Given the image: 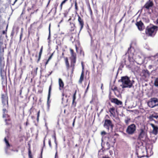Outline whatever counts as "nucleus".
<instances>
[{
	"instance_id": "obj_1",
	"label": "nucleus",
	"mask_w": 158,
	"mask_h": 158,
	"mask_svg": "<svg viewBox=\"0 0 158 158\" xmlns=\"http://www.w3.org/2000/svg\"><path fill=\"white\" fill-rule=\"evenodd\" d=\"M4 49H0V70L2 82L6 79V72L4 69L5 61L3 57Z\"/></svg>"
},
{
	"instance_id": "obj_2",
	"label": "nucleus",
	"mask_w": 158,
	"mask_h": 158,
	"mask_svg": "<svg viewBox=\"0 0 158 158\" xmlns=\"http://www.w3.org/2000/svg\"><path fill=\"white\" fill-rule=\"evenodd\" d=\"M120 81L122 84L121 86L123 88H130L132 85V83L127 77H121Z\"/></svg>"
},
{
	"instance_id": "obj_3",
	"label": "nucleus",
	"mask_w": 158,
	"mask_h": 158,
	"mask_svg": "<svg viewBox=\"0 0 158 158\" xmlns=\"http://www.w3.org/2000/svg\"><path fill=\"white\" fill-rule=\"evenodd\" d=\"M158 30V27L153 26L151 27H147L146 30V33L148 36H152L155 35V31Z\"/></svg>"
},
{
	"instance_id": "obj_4",
	"label": "nucleus",
	"mask_w": 158,
	"mask_h": 158,
	"mask_svg": "<svg viewBox=\"0 0 158 158\" xmlns=\"http://www.w3.org/2000/svg\"><path fill=\"white\" fill-rule=\"evenodd\" d=\"M136 127L134 124H132L128 126L126 130V132L129 135H132L136 131Z\"/></svg>"
},
{
	"instance_id": "obj_5",
	"label": "nucleus",
	"mask_w": 158,
	"mask_h": 158,
	"mask_svg": "<svg viewBox=\"0 0 158 158\" xmlns=\"http://www.w3.org/2000/svg\"><path fill=\"white\" fill-rule=\"evenodd\" d=\"M1 28L0 27V49H4V48L3 46V40L4 38V35L6 38L7 37L6 34V32L5 31H1Z\"/></svg>"
},
{
	"instance_id": "obj_6",
	"label": "nucleus",
	"mask_w": 158,
	"mask_h": 158,
	"mask_svg": "<svg viewBox=\"0 0 158 158\" xmlns=\"http://www.w3.org/2000/svg\"><path fill=\"white\" fill-rule=\"evenodd\" d=\"M148 105L151 108H153L158 105V99L156 98H151L148 102Z\"/></svg>"
},
{
	"instance_id": "obj_7",
	"label": "nucleus",
	"mask_w": 158,
	"mask_h": 158,
	"mask_svg": "<svg viewBox=\"0 0 158 158\" xmlns=\"http://www.w3.org/2000/svg\"><path fill=\"white\" fill-rule=\"evenodd\" d=\"M0 27L1 28V31H5L6 32H7L8 27V25L6 24L4 20L2 19V16L0 15Z\"/></svg>"
},
{
	"instance_id": "obj_8",
	"label": "nucleus",
	"mask_w": 158,
	"mask_h": 158,
	"mask_svg": "<svg viewBox=\"0 0 158 158\" xmlns=\"http://www.w3.org/2000/svg\"><path fill=\"white\" fill-rule=\"evenodd\" d=\"M67 90H64L62 94L63 97L62 98V102L64 104H66L65 106H66L69 105V102H68L69 98V96H68L66 94Z\"/></svg>"
},
{
	"instance_id": "obj_9",
	"label": "nucleus",
	"mask_w": 158,
	"mask_h": 158,
	"mask_svg": "<svg viewBox=\"0 0 158 158\" xmlns=\"http://www.w3.org/2000/svg\"><path fill=\"white\" fill-rule=\"evenodd\" d=\"M2 103L4 106L8 105V97L6 93L5 92L1 95Z\"/></svg>"
},
{
	"instance_id": "obj_10",
	"label": "nucleus",
	"mask_w": 158,
	"mask_h": 158,
	"mask_svg": "<svg viewBox=\"0 0 158 158\" xmlns=\"http://www.w3.org/2000/svg\"><path fill=\"white\" fill-rule=\"evenodd\" d=\"M104 126L108 130L109 128H110L111 129H113V125L111 120L109 119H106L105 120Z\"/></svg>"
},
{
	"instance_id": "obj_11",
	"label": "nucleus",
	"mask_w": 158,
	"mask_h": 158,
	"mask_svg": "<svg viewBox=\"0 0 158 158\" xmlns=\"http://www.w3.org/2000/svg\"><path fill=\"white\" fill-rule=\"evenodd\" d=\"M71 52L72 54V57L73 59H72L71 60V66L73 67V69L72 71V73H73V69L74 66V63L76 62V55L75 54H74L73 53V50L72 49H70Z\"/></svg>"
},
{
	"instance_id": "obj_12",
	"label": "nucleus",
	"mask_w": 158,
	"mask_h": 158,
	"mask_svg": "<svg viewBox=\"0 0 158 158\" xmlns=\"http://www.w3.org/2000/svg\"><path fill=\"white\" fill-rule=\"evenodd\" d=\"M147 137V134L145 131L143 129H141L140 130V132L139 135V138L140 139L142 140L145 139Z\"/></svg>"
},
{
	"instance_id": "obj_13",
	"label": "nucleus",
	"mask_w": 158,
	"mask_h": 158,
	"mask_svg": "<svg viewBox=\"0 0 158 158\" xmlns=\"http://www.w3.org/2000/svg\"><path fill=\"white\" fill-rule=\"evenodd\" d=\"M136 25L139 31H142L144 29L143 24L141 21L137 22Z\"/></svg>"
},
{
	"instance_id": "obj_14",
	"label": "nucleus",
	"mask_w": 158,
	"mask_h": 158,
	"mask_svg": "<svg viewBox=\"0 0 158 158\" xmlns=\"http://www.w3.org/2000/svg\"><path fill=\"white\" fill-rule=\"evenodd\" d=\"M150 125L153 128L152 133L155 135H156L158 133V127L155 126V125L152 123H150Z\"/></svg>"
},
{
	"instance_id": "obj_15",
	"label": "nucleus",
	"mask_w": 158,
	"mask_h": 158,
	"mask_svg": "<svg viewBox=\"0 0 158 158\" xmlns=\"http://www.w3.org/2000/svg\"><path fill=\"white\" fill-rule=\"evenodd\" d=\"M111 102L118 105H121L122 104V102L121 101L116 98H112L111 100Z\"/></svg>"
},
{
	"instance_id": "obj_16",
	"label": "nucleus",
	"mask_w": 158,
	"mask_h": 158,
	"mask_svg": "<svg viewBox=\"0 0 158 158\" xmlns=\"http://www.w3.org/2000/svg\"><path fill=\"white\" fill-rule=\"evenodd\" d=\"M153 3L152 1H151L149 0L148 2H147L144 5L145 7L147 9H148L149 8L152 6Z\"/></svg>"
},
{
	"instance_id": "obj_17",
	"label": "nucleus",
	"mask_w": 158,
	"mask_h": 158,
	"mask_svg": "<svg viewBox=\"0 0 158 158\" xmlns=\"http://www.w3.org/2000/svg\"><path fill=\"white\" fill-rule=\"evenodd\" d=\"M43 46H42L40 49V52L39 53L38 58L37 61V63H38L39 62L41 59V55L43 52Z\"/></svg>"
},
{
	"instance_id": "obj_18",
	"label": "nucleus",
	"mask_w": 158,
	"mask_h": 158,
	"mask_svg": "<svg viewBox=\"0 0 158 158\" xmlns=\"http://www.w3.org/2000/svg\"><path fill=\"white\" fill-rule=\"evenodd\" d=\"M52 84L50 85L48 89V96L47 103H49V100L50 97L51 91L52 90Z\"/></svg>"
},
{
	"instance_id": "obj_19",
	"label": "nucleus",
	"mask_w": 158,
	"mask_h": 158,
	"mask_svg": "<svg viewBox=\"0 0 158 158\" xmlns=\"http://www.w3.org/2000/svg\"><path fill=\"white\" fill-rule=\"evenodd\" d=\"M59 84L60 87V89H61L64 87V84L63 81L60 78L59 79Z\"/></svg>"
},
{
	"instance_id": "obj_20",
	"label": "nucleus",
	"mask_w": 158,
	"mask_h": 158,
	"mask_svg": "<svg viewBox=\"0 0 158 158\" xmlns=\"http://www.w3.org/2000/svg\"><path fill=\"white\" fill-rule=\"evenodd\" d=\"M78 21L81 25V29L83 27L84 25V22L83 20L79 16H78Z\"/></svg>"
},
{
	"instance_id": "obj_21",
	"label": "nucleus",
	"mask_w": 158,
	"mask_h": 158,
	"mask_svg": "<svg viewBox=\"0 0 158 158\" xmlns=\"http://www.w3.org/2000/svg\"><path fill=\"white\" fill-rule=\"evenodd\" d=\"M84 71L83 70L82 71V72L81 73V75L79 79V83L80 84H81L82 81H83L84 79Z\"/></svg>"
},
{
	"instance_id": "obj_22",
	"label": "nucleus",
	"mask_w": 158,
	"mask_h": 158,
	"mask_svg": "<svg viewBox=\"0 0 158 158\" xmlns=\"http://www.w3.org/2000/svg\"><path fill=\"white\" fill-rule=\"evenodd\" d=\"M115 108L114 107L110 108L109 109V111L110 114L113 115L115 114Z\"/></svg>"
},
{
	"instance_id": "obj_23",
	"label": "nucleus",
	"mask_w": 158,
	"mask_h": 158,
	"mask_svg": "<svg viewBox=\"0 0 158 158\" xmlns=\"http://www.w3.org/2000/svg\"><path fill=\"white\" fill-rule=\"evenodd\" d=\"M64 60L65 61V62L66 65V66L67 69H69V61L68 60V58L67 57H65L64 58Z\"/></svg>"
},
{
	"instance_id": "obj_24",
	"label": "nucleus",
	"mask_w": 158,
	"mask_h": 158,
	"mask_svg": "<svg viewBox=\"0 0 158 158\" xmlns=\"http://www.w3.org/2000/svg\"><path fill=\"white\" fill-rule=\"evenodd\" d=\"M4 140L6 143V147L7 148H9L10 147V145L9 142L6 139V137L4 138Z\"/></svg>"
},
{
	"instance_id": "obj_25",
	"label": "nucleus",
	"mask_w": 158,
	"mask_h": 158,
	"mask_svg": "<svg viewBox=\"0 0 158 158\" xmlns=\"http://www.w3.org/2000/svg\"><path fill=\"white\" fill-rule=\"evenodd\" d=\"M3 118L6 117H8V115L7 114H5V113H7V110L6 109H3Z\"/></svg>"
},
{
	"instance_id": "obj_26",
	"label": "nucleus",
	"mask_w": 158,
	"mask_h": 158,
	"mask_svg": "<svg viewBox=\"0 0 158 158\" xmlns=\"http://www.w3.org/2000/svg\"><path fill=\"white\" fill-rule=\"evenodd\" d=\"M38 69V67H36L35 69H33L31 72V74H32L35 75H36Z\"/></svg>"
},
{
	"instance_id": "obj_27",
	"label": "nucleus",
	"mask_w": 158,
	"mask_h": 158,
	"mask_svg": "<svg viewBox=\"0 0 158 158\" xmlns=\"http://www.w3.org/2000/svg\"><path fill=\"white\" fill-rule=\"evenodd\" d=\"M28 157L29 158H33L32 156L31 153V151L30 148H28Z\"/></svg>"
},
{
	"instance_id": "obj_28",
	"label": "nucleus",
	"mask_w": 158,
	"mask_h": 158,
	"mask_svg": "<svg viewBox=\"0 0 158 158\" xmlns=\"http://www.w3.org/2000/svg\"><path fill=\"white\" fill-rule=\"evenodd\" d=\"M110 140L109 139L106 143V146L107 147V149H109L110 148Z\"/></svg>"
},
{
	"instance_id": "obj_29",
	"label": "nucleus",
	"mask_w": 158,
	"mask_h": 158,
	"mask_svg": "<svg viewBox=\"0 0 158 158\" xmlns=\"http://www.w3.org/2000/svg\"><path fill=\"white\" fill-rule=\"evenodd\" d=\"M154 84L155 86L158 87V78L155 79L154 81Z\"/></svg>"
},
{
	"instance_id": "obj_30",
	"label": "nucleus",
	"mask_w": 158,
	"mask_h": 158,
	"mask_svg": "<svg viewBox=\"0 0 158 158\" xmlns=\"http://www.w3.org/2000/svg\"><path fill=\"white\" fill-rule=\"evenodd\" d=\"M152 118H156V119L158 120V115H152L151 117H150V119H151Z\"/></svg>"
},
{
	"instance_id": "obj_31",
	"label": "nucleus",
	"mask_w": 158,
	"mask_h": 158,
	"mask_svg": "<svg viewBox=\"0 0 158 158\" xmlns=\"http://www.w3.org/2000/svg\"><path fill=\"white\" fill-rule=\"evenodd\" d=\"M131 120V119L130 118H127L125 120V122L127 124H128L129 122Z\"/></svg>"
},
{
	"instance_id": "obj_32",
	"label": "nucleus",
	"mask_w": 158,
	"mask_h": 158,
	"mask_svg": "<svg viewBox=\"0 0 158 158\" xmlns=\"http://www.w3.org/2000/svg\"><path fill=\"white\" fill-rule=\"evenodd\" d=\"M70 25L71 27V29H70V31H73L74 29V24H73V23H72V24L71 23L70 24Z\"/></svg>"
},
{
	"instance_id": "obj_33",
	"label": "nucleus",
	"mask_w": 158,
	"mask_h": 158,
	"mask_svg": "<svg viewBox=\"0 0 158 158\" xmlns=\"http://www.w3.org/2000/svg\"><path fill=\"white\" fill-rule=\"evenodd\" d=\"M76 90L75 93L73 94V104L74 103V101L76 97Z\"/></svg>"
},
{
	"instance_id": "obj_34",
	"label": "nucleus",
	"mask_w": 158,
	"mask_h": 158,
	"mask_svg": "<svg viewBox=\"0 0 158 158\" xmlns=\"http://www.w3.org/2000/svg\"><path fill=\"white\" fill-rule=\"evenodd\" d=\"M141 152H139V153L140 154ZM137 154L138 155V157L139 158H141V157H143L144 156V155H139L138 153H137Z\"/></svg>"
},
{
	"instance_id": "obj_35",
	"label": "nucleus",
	"mask_w": 158,
	"mask_h": 158,
	"mask_svg": "<svg viewBox=\"0 0 158 158\" xmlns=\"http://www.w3.org/2000/svg\"><path fill=\"white\" fill-rule=\"evenodd\" d=\"M6 117H8V118L7 119H6L5 121V122H6V124L7 125V124H9L7 123V121H10V119L9 118V116H8V117L7 116Z\"/></svg>"
},
{
	"instance_id": "obj_36",
	"label": "nucleus",
	"mask_w": 158,
	"mask_h": 158,
	"mask_svg": "<svg viewBox=\"0 0 158 158\" xmlns=\"http://www.w3.org/2000/svg\"><path fill=\"white\" fill-rule=\"evenodd\" d=\"M22 36H23V33L22 32L21 33H20V38H19V42H21Z\"/></svg>"
},
{
	"instance_id": "obj_37",
	"label": "nucleus",
	"mask_w": 158,
	"mask_h": 158,
	"mask_svg": "<svg viewBox=\"0 0 158 158\" xmlns=\"http://www.w3.org/2000/svg\"><path fill=\"white\" fill-rule=\"evenodd\" d=\"M54 52H53V53H52L51 54V55L49 57L48 60H50L51 59V58H52V56H53V54H54Z\"/></svg>"
},
{
	"instance_id": "obj_38",
	"label": "nucleus",
	"mask_w": 158,
	"mask_h": 158,
	"mask_svg": "<svg viewBox=\"0 0 158 158\" xmlns=\"http://www.w3.org/2000/svg\"><path fill=\"white\" fill-rule=\"evenodd\" d=\"M111 89L114 91H115L117 90V88L116 86L114 87L113 88L112 87Z\"/></svg>"
},
{
	"instance_id": "obj_39",
	"label": "nucleus",
	"mask_w": 158,
	"mask_h": 158,
	"mask_svg": "<svg viewBox=\"0 0 158 158\" xmlns=\"http://www.w3.org/2000/svg\"><path fill=\"white\" fill-rule=\"evenodd\" d=\"M58 3H56L54 5V7H55V10L56 11V9H57V7L58 6Z\"/></svg>"
},
{
	"instance_id": "obj_40",
	"label": "nucleus",
	"mask_w": 158,
	"mask_h": 158,
	"mask_svg": "<svg viewBox=\"0 0 158 158\" xmlns=\"http://www.w3.org/2000/svg\"><path fill=\"white\" fill-rule=\"evenodd\" d=\"M26 126H27L28 124H29V123L28 122V119H27V121L26 123H25Z\"/></svg>"
},
{
	"instance_id": "obj_41",
	"label": "nucleus",
	"mask_w": 158,
	"mask_h": 158,
	"mask_svg": "<svg viewBox=\"0 0 158 158\" xmlns=\"http://www.w3.org/2000/svg\"><path fill=\"white\" fill-rule=\"evenodd\" d=\"M102 135H104L106 134V133L105 131H102L101 133Z\"/></svg>"
},
{
	"instance_id": "obj_42",
	"label": "nucleus",
	"mask_w": 158,
	"mask_h": 158,
	"mask_svg": "<svg viewBox=\"0 0 158 158\" xmlns=\"http://www.w3.org/2000/svg\"><path fill=\"white\" fill-rule=\"evenodd\" d=\"M40 110H39V111L37 113V117L39 118L40 116Z\"/></svg>"
},
{
	"instance_id": "obj_43",
	"label": "nucleus",
	"mask_w": 158,
	"mask_h": 158,
	"mask_svg": "<svg viewBox=\"0 0 158 158\" xmlns=\"http://www.w3.org/2000/svg\"><path fill=\"white\" fill-rule=\"evenodd\" d=\"M48 144L49 146L51 147H52V145L51 143V141L50 139L49 140H48Z\"/></svg>"
},
{
	"instance_id": "obj_44",
	"label": "nucleus",
	"mask_w": 158,
	"mask_h": 158,
	"mask_svg": "<svg viewBox=\"0 0 158 158\" xmlns=\"http://www.w3.org/2000/svg\"><path fill=\"white\" fill-rule=\"evenodd\" d=\"M50 26H51V24H50L49 25V36H50Z\"/></svg>"
},
{
	"instance_id": "obj_45",
	"label": "nucleus",
	"mask_w": 158,
	"mask_h": 158,
	"mask_svg": "<svg viewBox=\"0 0 158 158\" xmlns=\"http://www.w3.org/2000/svg\"><path fill=\"white\" fill-rule=\"evenodd\" d=\"M68 0H64L62 2H61L62 4H63L66 1H68Z\"/></svg>"
},
{
	"instance_id": "obj_46",
	"label": "nucleus",
	"mask_w": 158,
	"mask_h": 158,
	"mask_svg": "<svg viewBox=\"0 0 158 158\" xmlns=\"http://www.w3.org/2000/svg\"><path fill=\"white\" fill-rule=\"evenodd\" d=\"M49 61V60H48V59L47 60L46 62L45 63V66H46L47 65V64H48Z\"/></svg>"
},
{
	"instance_id": "obj_47",
	"label": "nucleus",
	"mask_w": 158,
	"mask_h": 158,
	"mask_svg": "<svg viewBox=\"0 0 158 158\" xmlns=\"http://www.w3.org/2000/svg\"><path fill=\"white\" fill-rule=\"evenodd\" d=\"M23 88L22 87V88L20 90L19 92H20V94H19L20 95H21V93H22V89H23Z\"/></svg>"
},
{
	"instance_id": "obj_48",
	"label": "nucleus",
	"mask_w": 158,
	"mask_h": 158,
	"mask_svg": "<svg viewBox=\"0 0 158 158\" xmlns=\"http://www.w3.org/2000/svg\"><path fill=\"white\" fill-rule=\"evenodd\" d=\"M89 82L88 85V86H87V88H86V91H85V92H87V90H88V88H89Z\"/></svg>"
},
{
	"instance_id": "obj_49",
	"label": "nucleus",
	"mask_w": 158,
	"mask_h": 158,
	"mask_svg": "<svg viewBox=\"0 0 158 158\" xmlns=\"http://www.w3.org/2000/svg\"><path fill=\"white\" fill-rule=\"evenodd\" d=\"M63 5V4H62V3H61V4H60V10H61L62 9Z\"/></svg>"
},
{
	"instance_id": "obj_50",
	"label": "nucleus",
	"mask_w": 158,
	"mask_h": 158,
	"mask_svg": "<svg viewBox=\"0 0 158 158\" xmlns=\"http://www.w3.org/2000/svg\"><path fill=\"white\" fill-rule=\"evenodd\" d=\"M102 158H110L108 156H103L102 157Z\"/></svg>"
},
{
	"instance_id": "obj_51",
	"label": "nucleus",
	"mask_w": 158,
	"mask_h": 158,
	"mask_svg": "<svg viewBox=\"0 0 158 158\" xmlns=\"http://www.w3.org/2000/svg\"><path fill=\"white\" fill-rule=\"evenodd\" d=\"M32 109V108H31L30 109V110H29V111H30V114H31V109Z\"/></svg>"
},
{
	"instance_id": "obj_52",
	"label": "nucleus",
	"mask_w": 158,
	"mask_h": 158,
	"mask_svg": "<svg viewBox=\"0 0 158 158\" xmlns=\"http://www.w3.org/2000/svg\"><path fill=\"white\" fill-rule=\"evenodd\" d=\"M50 1H51V0H49L48 2V4L47 5V6H48V5L49 4L50 2Z\"/></svg>"
},
{
	"instance_id": "obj_53",
	"label": "nucleus",
	"mask_w": 158,
	"mask_h": 158,
	"mask_svg": "<svg viewBox=\"0 0 158 158\" xmlns=\"http://www.w3.org/2000/svg\"><path fill=\"white\" fill-rule=\"evenodd\" d=\"M52 71H51V72H49V74L48 75V76H49V75H50L52 74Z\"/></svg>"
},
{
	"instance_id": "obj_54",
	"label": "nucleus",
	"mask_w": 158,
	"mask_h": 158,
	"mask_svg": "<svg viewBox=\"0 0 158 158\" xmlns=\"http://www.w3.org/2000/svg\"><path fill=\"white\" fill-rule=\"evenodd\" d=\"M74 122H75V119H74L73 122V126H74Z\"/></svg>"
},
{
	"instance_id": "obj_55",
	"label": "nucleus",
	"mask_w": 158,
	"mask_h": 158,
	"mask_svg": "<svg viewBox=\"0 0 158 158\" xmlns=\"http://www.w3.org/2000/svg\"><path fill=\"white\" fill-rule=\"evenodd\" d=\"M37 120L38 122L39 121V118H38V117L37 118Z\"/></svg>"
},
{
	"instance_id": "obj_56",
	"label": "nucleus",
	"mask_w": 158,
	"mask_h": 158,
	"mask_svg": "<svg viewBox=\"0 0 158 158\" xmlns=\"http://www.w3.org/2000/svg\"><path fill=\"white\" fill-rule=\"evenodd\" d=\"M156 22V23L158 24V18L157 19Z\"/></svg>"
},
{
	"instance_id": "obj_57",
	"label": "nucleus",
	"mask_w": 158,
	"mask_h": 158,
	"mask_svg": "<svg viewBox=\"0 0 158 158\" xmlns=\"http://www.w3.org/2000/svg\"><path fill=\"white\" fill-rule=\"evenodd\" d=\"M34 12H34H34H31V15H32V14H33L34 13Z\"/></svg>"
},
{
	"instance_id": "obj_58",
	"label": "nucleus",
	"mask_w": 158,
	"mask_h": 158,
	"mask_svg": "<svg viewBox=\"0 0 158 158\" xmlns=\"http://www.w3.org/2000/svg\"><path fill=\"white\" fill-rule=\"evenodd\" d=\"M45 139H44V145H45Z\"/></svg>"
},
{
	"instance_id": "obj_59",
	"label": "nucleus",
	"mask_w": 158,
	"mask_h": 158,
	"mask_svg": "<svg viewBox=\"0 0 158 158\" xmlns=\"http://www.w3.org/2000/svg\"><path fill=\"white\" fill-rule=\"evenodd\" d=\"M38 10V9L34 11V12H37Z\"/></svg>"
},
{
	"instance_id": "obj_60",
	"label": "nucleus",
	"mask_w": 158,
	"mask_h": 158,
	"mask_svg": "<svg viewBox=\"0 0 158 158\" xmlns=\"http://www.w3.org/2000/svg\"><path fill=\"white\" fill-rule=\"evenodd\" d=\"M64 113H66V110H64Z\"/></svg>"
},
{
	"instance_id": "obj_61",
	"label": "nucleus",
	"mask_w": 158,
	"mask_h": 158,
	"mask_svg": "<svg viewBox=\"0 0 158 158\" xmlns=\"http://www.w3.org/2000/svg\"><path fill=\"white\" fill-rule=\"evenodd\" d=\"M75 6H76V8L77 3L76 2L75 3Z\"/></svg>"
},
{
	"instance_id": "obj_62",
	"label": "nucleus",
	"mask_w": 158,
	"mask_h": 158,
	"mask_svg": "<svg viewBox=\"0 0 158 158\" xmlns=\"http://www.w3.org/2000/svg\"><path fill=\"white\" fill-rule=\"evenodd\" d=\"M54 138H55V140H56V137L55 135H54Z\"/></svg>"
},
{
	"instance_id": "obj_63",
	"label": "nucleus",
	"mask_w": 158,
	"mask_h": 158,
	"mask_svg": "<svg viewBox=\"0 0 158 158\" xmlns=\"http://www.w3.org/2000/svg\"><path fill=\"white\" fill-rule=\"evenodd\" d=\"M76 51H77V47L76 46Z\"/></svg>"
},
{
	"instance_id": "obj_64",
	"label": "nucleus",
	"mask_w": 158,
	"mask_h": 158,
	"mask_svg": "<svg viewBox=\"0 0 158 158\" xmlns=\"http://www.w3.org/2000/svg\"><path fill=\"white\" fill-rule=\"evenodd\" d=\"M18 0H15L14 3H15Z\"/></svg>"
}]
</instances>
